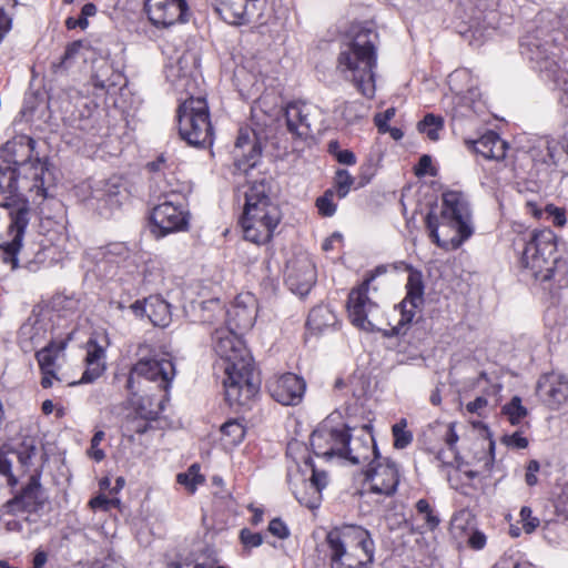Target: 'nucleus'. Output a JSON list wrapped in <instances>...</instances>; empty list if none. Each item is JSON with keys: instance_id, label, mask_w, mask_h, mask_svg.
I'll use <instances>...</instances> for the list:
<instances>
[{"instance_id": "obj_21", "label": "nucleus", "mask_w": 568, "mask_h": 568, "mask_svg": "<svg viewBox=\"0 0 568 568\" xmlns=\"http://www.w3.org/2000/svg\"><path fill=\"white\" fill-rule=\"evenodd\" d=\"M377 455H379V452L377 450L374 436L367 430L366 426L357 435L349 434L347 429L345 449L341 452V458L357 465L368 464Z\"/></svg>"}, {"instance_id": "obj_36", "label": "nucleus", "mask_w": 568, "mask_h": 568, "mask_svg": "<svg viewBox=\"0 0 568 568\" xmlns=\"http://www.w3.org/2000/svg\"><path fill=\"white\" fill-rule=\"evenodd\" d=\"M221 433L226 445H237L245 436V427L235 419L227 420L221 426Z\"/></svg>"}, {"instance_id": "obj_44", "label": "nucleus", "mask_w": 568, "mask_h": 568, "mask_svg": "<svg viewBox=\"0 0 568 568\" xmlns=\"http://www.w3.org/2000/svg\"><path fill=\"white\" fill-rule=\"evenodd\" d=\"M120 504H121V501L119 498H108L104 495H99V496L92 498L89 503L90 507L93 510H103V511H109L112 508H119Z\"/></svg>"}, {"instance_id": "obj_9", "label": "nucleus", "mask_w": 568, "mask_h": 568, "mask_svg": "<svg viewBox=\"0 0 568 568\" xmlns=\"http://www.w3.org/2000/svg\"><path fill=\"white\" fill-rule=\"evenodd\" d=\"M179 133L190 145L204 146L212 143L213 129L204 98H190L178 110Z\"/></svg>"}, {"instance_id": "obj_59", "label": "nucleus", "mask_w": 568, "mask_h": 568, "mask_svg": "<svg viewBox=\"0 0 568 568\" xmlns=\"http://www.w3.org/2000/svg\"><path fill=\"white\" fill-rule=\"evenodd\" d=\"M82 41H74L71 44H69L64 51L61 62L65 63L69 59L73 58L82 48Z\"/></svg>"}, {"instance_id": "obj_40", "label": "nucleus", "mask_w": 568, "mask_h": 568, "mask_svg": "<svg viewBox=\"0 0 568 568\" xmlns=\"http://www.w3.org/2000/svg\"><path fill=\"white\" fill-rule=\"evenodd\" d=\"M176 480L190 493H194L197 486L204 483V477L200 474V467L194 464L189 467L187 471L179 474Z\"/></svg>"}, {"instance_id": "obj_52", "label": "nucleus", "mask_w": 568, "mask_h": 568, "mask_svg": "<svg viewBox=\"0 0 568 568\" xmlns=\"http://www.w3.org/2000/svg\"><path fill=\"white\" fill-rule=\"evenodd\" d=\"M540 469V465L537 460L532 459L526 467L525 481L528 486H535L538 483L537 473Z\"/></svg>"}, {"instance_id": "obj_19", "label": "nucleus", "mask_w": 568, "mask_h": 568, "mask_svg": "<svg viewBox=\"0 0 568 568\" xmlns=\"http://www.w3.org/2000/svg\"><path fill=\"white\" fill-rule=\"evenodd\" d=\"M41 473L31 475L27 485L4 504L6 513L18 515L20 513H36L47 501L44 489L40 483Z\"/></svg>"}, {"instance_id": "obj_32", "label": "nucleus", "mask_w": 568, "mask_h": 568, "mask_svg": "<svg viewBox=\"0 0 568 568\" xmlns=\"http://www.w3.org/2000/svg\"><path fill=\"white\" fill-rule=\"evenodd\" d=\"M548 386L546 395L548 404L552 408H557L568 399V378L562 375L551 374L545 381L538 383V387Z\"/></svg>"}, {"instance_id": "obj_7", "label": "nucleus", "mask_w": 568, "mask_h": 568, "mask_svg": "<svg viewBox=\"0 0 568 568\" xmlns=\"http://www.w3.org/2000/svg\"><path fill=\"white\" fill-rule=\"evenodd\" d=\"M37 142L29 135H18L0 149V160L23 171V179L31 183L27 187L38 196L47 197V163L36 153Z\"/></svg>"}, {"instance_id": "obj_1", "label": "nucleus", "mask_w": 568, "mask_h": 568, "mask_svg": "<svg viewBox=\"0 0 568 568\" xmlns=\"http://www.w3.org/2000/svg\"><path fill=\"white\" fill-rule=\"evenodd\" d=\"M136 356L126 388L132 395L135 412L146 419H156L169 399L175 367L168 354L158 352L146 343L139 344Z\"/></svg>"}, {"instance_id": "obj_54", "label": "nucleus", "mask_w": 568, "mask_h": 568, "mask_svg": "<svg viewBox=\"0 0 568 568\" xmlns=\"http://www.w3.org/2000/svg\"><path fill=\"white\" fill-rule=\"evenodd\" d=\"M443 437L448 448L453 450L458 440V436L453 424L443 426Z\"/></svg>"}, {"instance_id": "obj_38", "label": "nucleus", "mask_w": 568, "mask_h": 568, "mask_svg": "<svg viewBox=\"0 0 568 568\" xmlns=\"http://www.w3.org/2000/svg\"><path fill=\"white\" fill-rule=\"evenodd\" d=\"M443 126V118L436 116L432 113L425 115V118L418 123V130L425 133L432 141H437L439 139V131Z\"/></svg>"}, {"instance_id": "obj_47", "label": "nucleus", "mask_w": 568, "mask_h": 568, "mask_svg": "<svg viewBox=\"0 0 568 568\" xmlns=\"http://www.w3.org/2000/svg\"><path fill=\"white\" fill-rule=\"evenodd\" d=\"M547 219H550L556 226H564L566 224V212L564 209L547 204L545 206Z\"/></svg>"}, {"instance_id": "obj_11", "label": "nucleus", "mask_w": 568, "mask_h": 568, "mask_svg": "<svg viewBox=\"0 0 568 568\" xmlns=\"http://www.w3.org/2000/svg\"><path fill=\"white\" fill-rule=\"evenodd\" d=\"M286 130L294 141H306L322 121V110L312 103L292 102L285 108Z\"/></svg>"}, {"instance_id": "obj_13", "label": "nucleus", "mask_w": 568, "mask_h": 568, "mask_svg": "<svg viewBox=\"0 0 568 568\" xmlns=\"http://www.w3.org/2000/svg\"><path fill=\"white\" fill-rule=\"evenodd\" d=\"M266 0H216L215 10L230 24L243 26L262 20Z\"/></svg>"}, {"instance_id": "obj_43", "label": "nucleus", "mask_w": 568, "mask_h": 568, "mask_svg": "<svg viewBox=\"0 0 568 568\" xmlns=\"http://www.w3.org/2000/svg\"><path fill=\"white\" fill-rule=\"evenodd\" d=\"M334 192L327 190L324 195L316 200L318 212L324 216H332L336 211V205L333 202Z\"/></svg>"}, {"instance_id": "obj_57", "label": "nucleus", "mask_w": 568, "mask_h": 568, "mask_svg": "<svg viewBox=\"0 0 568 568\" xmlns=\"http://www.w3.org/2000/svg\"><path fill=\"white\" fill-rule=\"evenodd\" d=\"M432 168V159L429 155H423L419 161H418V164L415 169V174L417 176H423L427 173H429V170Z\"/></svg>"}, {"instance_id": "obj_5", "label": "nucleus", "mask_w": 568, "mask_h": 568, "mask_svg": "<svg viewBox=\"0 0 568 568\" xmlns=\"http://www.w3.org/2000/svg\"><path fill=\"white\" fill-rule=\"evenodd\" d=\"M521 264L551 294L567 283V262L558 255L557 236L550 229L531 233L523 252Z\"/></svg>"}, {"instance_id": "obj_41", "label": "nucleus", "mask_w": 568, "mask_h": 568, "mask_svg": "<svg viewBox=\"0 0 568 568\" xmlns=\"http://www.w3.org/2000/svg\"><path fill=\"white\" fill-rule=\"evenodd\" d=\"M392 434L394 447L397 449H404L413 442V434L407 429V420L405 418L399 419V422L393 425Z\"/></svg>"}, {"instance_id": "obj_4", "label": "nucleus", "mask_w": 568, "mask_h": 568, "mask_svg": "<svg viewBox=\"0 0 568 568\" xmlns=\"http://www.w3.org/2000/svg\"><path fill=\"white\" fill-rule=\"evenodd\" d=\"M270 194L271 185L266 179L253 181L237 190V197L244 199L241 217L244 237L255 244L267 243L282 219L281 210Z\"/></svg>"}, {"instance_id": "obj_50", "label": "nucleus", "mask_w": 568, "mask_h": 568, "mask_svg": "<svg viewBox=\"0 0 568 568\" xmlns=\"http://www.w3.org/2000/svg\"><path fill=\"white\" fill-rule=\"evenodd\" d=\"M103 438H104V432L98 430L91 439L90 454H91L92 458L97 462L102 460L105 456L104 452L99 448V445L103 440Z\"/></svg>"}, {"instance_id": "obj_22", "label": "nucleus", "mask_w": 568, "mask_h": 568, "mask_svg": "<svg viewBox=\"0 0 568 568\" xmlns=\"http://www.w3.org/2000/svg\"><path fill=\"white\" fill-rule=\"evenodd\" d=\"M346 427L333 428L327 424L320 425L311 435V446L315 455L339 457L345 449Z\"/></svg>"}, {"instance_id": "obj_27", "label": "nucleus", "mask_w": 568, "mask_h": 568, "mask_svg": "<svg viewBox=\"0 0 568 568\" xmlns=\"http://www.w3.org/2000/svg\"><path fill=\"white\" fill-rule=\"evenodd\" d=\"M131 308L136 315H146L154 326L165 327L171 322L170 305L160 296H150L144 302L136 301Z\"/></svg>"}, {"instance_id": "obj_29", "label": "nucleus", "mask_w": 568, "mask_h": 568, "mask_svg": "<svg viewBox=\"0 0 568 568\" xmlns=\"http://www.w3.org/2000/svg\"><path fill=\"white\" fill-rule=\"evenodd\" d=\"M474 151L485 159L501 161L506 156L507 143L493 131H488L478 140L466 141Z\"/></svg>"}, {"instance_id": "obj_30", "label": "nucleus", "mask_w": 568, "mask_h": 568, "mask_svg": "<svg viewBox=\"0 0 568 568\" xmlns=\"http://www.w3.org/2000/svg\"><path fill=\"white\" fill-rule=\"evenodd\" d=\"M520 52L529 61L535 62L540 71L550 70L554 60L548 54V43L535 36H526L520 42Z\"/></svg>"}, {"instance_id": "obj_48", "label": "nucleus", "mask_w": 568, "mask_h": 568, "mask_svg": "<svg viewBox=\"0 0 568 568\" xmlns=\"http://www.w3.org/2000/svg\"><path fill=\"white\" fill-rule=\"evenodd\" d=\"M268 531L280 539H286L290 536L288 527L280 518H274L270 521Z\"/></svg>"}, {"instance_id": "obj_61", "label": "nucleus", "mask_w": 568, "mask_h": 568, "mask_svg": "<svg viewBox=\"0 0 568 568\" xmlns=\"http://www.w3.org/2000/svg\"><path fill=\"white\" fill-rule=\"evenodd\" d=\"M469 545L471 548L474 549H481L485 544H486V537L483 532H479V531H475L470 537H469Z\"/></svg>"}, {"instance_id": "obj_25", "label": "nucleus", "mask_w": 568, "mask_h": 568, "mask_svg": "<svg viewBox=\"0 0 568 568\" xmlns=\"http://www.w3.org/2000/svg\"><path fill=\"white\" fill-rule=\"evenodd\" d=\"M305 387L304 379L292 373L282 375L268 385L271 396L282 405H297Z\"/></svg>"}, {"instance_id": "obj_14", "label": "nucleus", "mask_w": 568, "mask_h": 568, "mask_svg": "<svg viewBox=\"0 0 568 568\" xmlns=\"http://www.w3.org/2000/svg\"><path fill=\"white\" fill-rule=\"evenodd\" d=\"M408 272V278L406 283V296L399 304L400 318L392 329L393 334H403L406 326L413 322L416 315V311L424 304V281L420 271L406 265Z\"/></svg>"}, {"instance_id": "obj_45", "label": "nucleus", "mask_w": 568, "mask_h": 568, "mask_svg": "<svg viewBox=\"0 0 568 568\" xmlns=\"http://www.w3.org/2000/svg\"><path fill=\"white\" fill-rule=\"evenodd\" d=\"M231 315L239 317V322L234 324V328L239 331H244L250 327H252L253 324V317L251 314L247 313V311L244 307L234 306Z\"/></svg>"}, {"instance_id": "obj_39", "label": "nucleus", "mask_w": 568, "mask_h": 568, "mask_svg": "<svg viewBox=\"0 0 568 568\" xmlns=\"http://www.w3.org/2000/svg\"><path fill=\"white\" fill-rule=\"evenodd\" d=\"M503 414L507 417L511 425H518L528 414L527 408L523 406L518 396L503 407Z\"/></svg>"}, {"instance_id": "obj_34", "label": "nucleus", "mask_w": 568, "mask_h": 568, "mask_svg": "<svg viewBox=\"0 0 568 568\" xmlns=\"http://www.w3.org/2000/svg\"><path fill=\"white\" fill-rule=\"evenodd\" d=\"M336 323L335 313L329 307L320 305L310 312L306 325L312 332L320 334Z\"/></svg>"}, {"instance_id": "obj_64", "label": "nucleus", "mask_w": 568, "mask_h": 568, "mask_svg": "<svg viewBox=\"0 0 568 568\" xmlns=\"http://www.w3.org/2000/svg\"><path fill=\"white\" fill-rule=\"evenodd\" d=\"M342 239H343V237H342V234H339V233H334V234H332L329 237H327V239L323 242V244H322V248H323L324 251H331V250H333V247H334V244H335V243H341V242H342Z\"/></svg>"}, {"instance_id": "obj_10", "label": "nucleus", "mask_w": 568, "mask_h": 568, "mask_svg": "<svg viewBox=\"0 0 568 568\" xmlns=\"http://www.w3.org/2000/svg\"><path fill=\"white\" fill-rule=\"evenodd\" d=\"M364 475L366 490L362 493V496L367 494L392 496L400 480L398 465L381 454L367 464Z\"/></svg>"}, {"instance_id": "obj_63", "label": "nucleus", "mask_w": 568, "mask_h": 568, "mask_svg": "<svg viewBox=\"0 0 568 568\" xmlns=\"http://www.w3.org/2000/svg\"><path fill=\"white\" fill-rule=\"evenodd\" d=\"M423 520L425 523L426 528L429 530H434L439 524L438 517L435 516L432 510L423 515Z\"/></svg>"}, {"instance_id": "obj_20", "label": "nucleus", "mask_w": 568, "mask_h": 568, "mask_svg": "<svg viewBox=\"0 0 568 568\" xmlns=\"http://www.w3.org/2000/svg\"><path fill=\"white\" fill-rule=\"evenodd\" d=\"M29 212L30 210L26 204L10 212L8 232L12 240L7 243H0V258L3 263L11 265L12 270L18 267L17 255L22 246L24 231L29 224Z\"/></svg>"}, {"instance_id": "obj_23", "label": "nucleus", "mask_w": 568, "mask_h": 568, "mask_svg": "<svg viewBox=\"0 0 568 568\" xmlns=\"http://www.w3.org/2000/svg\"><path fill=\"white\" fill-rule=\"evenodd\" d=\"M446 221H454L462 229H473L468 200L463 192L446 191L442 195L440 214Z\"/></svg>"}, {"instance_id": "obj_6", "label": "nucleus", "mask_w": 568, "mask_h": 568, "mask_svg": "<svg viewBox=\"0 0 568 568\" xmlns=\"http://www.w3.org/2000/svg\"><path fill=\"white\" fill-rule=\"evenodd\" d=\"M329 568H371L374 541L368 530L357 525H343L326 535Z\"/></svg>"}, {"instance_id": "obj_55", "label": "nucleus", "mask_w": 568, "mask_h": 568, "mask_svg": "<svg viewBox=\"0 0 568 568\" xmlns=\"http://www.w3.org/2000/svg\"><path fill=\"white\" fill-rule=\"evenodd\" d=\"M506 444L514 448L524 449L528 446V439L515 433L506 438Z\"/></svg>"}, {"instance_id": "obj_18", "label": "nucleus", "mask_w": 568, "mask_h": 568, "mask_svg": "<svg viewBox=\"0 0 568 568\" xmlns=\"http://www.w3.org/2000/svg\"><path fill=\"white\" fill-rule=\"evenodd\" d=\"M151 221L152 233L156 237H163L169 233L186 230L189 214L183 206L165 201L153 209Z\"/></svg>"}, {"instance_id": "obj_3", "label": "nucleus", "mask_w": 568, "mask_h": 568, "mask_svg": "<svg viewBox=\"0 0 568 568\" xmlns=\"http://www.w3.org/2000/svg\"><path fill=\"white\" fill-rule=\"evenodd\" d=\"M351 36V42L338 54L337 69L363 95L373 98L378 33L374 27L361 23L352 27Z\"/></svg>"}, {"instance_id": "obj_28", "label": "nucleus", "mask_w": 568, "mask_h": 568, "mask_svg": "<svg viewBox=\"0 0 568 568\" xmlns=\"http://www.w3.org/2000/svg\"><path fill=\"white\" fill-rule=\"evenodd\" d=\"M304 466L311 470V478L308 483H305L306 491L304 494L295 491V497L301 505L315 509L320 505L321 491L327 485V475L325 471L315 469L311 457L305 458Z\"/></svg>"}, {"instance_id": "obj_46", "label": "nucleus", "mask_w": 568, "mask_h": 568, "mask_svg": "<svg viewBox=\"0 0 568 568\" xmlns=\"http://www.w3.org/2000/svg\"><path fill=\"white\" fill-rule=\"evenodd\" d=\"M240 539L245 548H255L262 545L263 537L258 532H253L247 528H244L240 532Z\"/></svg>"}, {"instance_id": "obj_24", "label": "nucleus", "mask_w": 568, "mask_h": 568, "mask_svg": "<svg viewBox=\"0 0 568 568\" xmlns=\"http://www.w3.org/2000/svg\"><path fill=\"white\" fill-rule=\"evenodd\" d=\"M64 342H51L49 345L37 352L36 357L42 374L41 386L49 388L53 386V381L61 382L58 376L60 362L64 357Z\"/></svg>"}, {"instance_id": "obj_16", "label": "nucleus", "mask_w": 568, "mask_h": 568, "mask_svg": "<svg viewBox=\"0 0 568 568\" xmlns=\"http://www.w3.org/2000/svg\"><path fill=\"white\" fill-rule=\"evenodd\" d=\"M426 226L432 240L442 248L456 250L473 234V229H462L433 212L426 216Z\"/></svg>"}, {"instance_id": "obj_42", "label": "nucleus", "mask_w": 568, "mask_h": 568, "mask_svg": "<svg viewBox=\"0 0 568 568\" xmlns=\"http://www.w3.org/2000/svg\"><path fill=\"white\" fill-rule=\"evenodd\" d=\"M354 184V178L346 170H337L335 174V186L339 199L345 197L352 185Z\"/></svg>"}, {"instance_id": "obj_60", "label": "nucleus", "mask_w": 568, "mask_h": 568, "mask_svg": "<svg viewBox=\"0 0 568 568\" xmlns=\"http://www.w3.org/2000/svg\"><path fill=\"white\" fill-rule=\"evenodd\" d=\"M65 26L69 30L75 29L78 27L84 30L89 26V22L81 16L79 18L69 17L65 21Z\"/></svg>"}, {"instance_id": "obj_26", "label": "nucleus", "mask_w": 568, "mask_h": 568, "mask_svg": "<svg viewBox=\"0 0 568 568\" xmlns=\"http://www.w3.org/2000/svg\"><path fill=\"white\" fill-rule=\"evenodd\" d=\"M232 153L235 169L246 173L248 169L256 165L261 148L255 136L247 129H241Z\"/></svg>"}, {"instance_id": "obj_33", "label": "nucleus", "mask_w": 568, "mask_h": 568, "mask_svg": "<svg viewBox=\"0 0 568 568\" xmlns=\"http://www.w3.org/2000/svg\"><path fill=\"white\" fill-rule=\"evenodd\" d=\"M47 335L45 323L38 315L30 316L19 329V338L22 344L30 346L40 344Z\"/></svg>"}, {"instance_id": "obj_12", "label": "nucleus", "mask_w": 568, "mask_h": 568, "mask_svg": "<svg viewBox=\"0 0 568 568\" xmlns=\"http://www.w3.org/2000/svg\"><path fill=\"white\" fill-rule=\"evenodd\" d=\"M37 452L36 440L32 438L24 439L17 448L0 449V474L7 477L9 486H17L19 476L29 470Z\"/></svg>"}, {"instance_id": "obj_53", "label": "nucleus", "mask_w": 568, "mask_h": 568, "mask_svg": "<svg viewBox=\"0 0 568 568\" xmlns=\"http://www.w3.org/2000/svg\"><path fill=\"white\" fill-rule=\"evenodd\" d=\"M395 115V109L389 108L383 113H378L375 115V124L381 132L387 131V122L393 119Z\"/></svg>"}, {"instance_id": "obj_31", "label": "nucleus", "mask_w": 568, "mask_h": 568, "mask_svg": "<svg viewBox=\"0 0 568 568\" xmlns=\"http://www.w3.org/2000/svg\"><path fill=\"white\" fill-rule=\"evenodd\" d=\"M85 365L80 383H92L105 371V349L95 341L87 343Z\"/></svg>"}, {"instance_id": "obj_17", "label": "nucleus", "mask_w": 568, "mask_h": 568, "mask_svg": "<svg viewBox=\"0 0 568 568\" xmlns=\"http://www.w3.org/2000/svg\"><path fill=\"white\" fill-rule=\"evenodd\" d=\"M316 277L315 264L307 253H298L287 261L285 283L293 293L301 296L308 294Z\"/></svg>"}, {"instance_id": "obj_62", "label": "nucleus", "mask_w": 568, "mask_h": 568, "mask_svg": "<svg viewBox=\"0 0 568 568\" xmlns=\"http://www.w3.org/2000/svg\"><path fill=\"white\" fill-rule=\"evenodd\" d=\"M526 210L529 214H531L536 219H541L544 215H546L545 207L541 209L537 205V203L528 201L526 203Z\"/></svg>"}, {"instance_id": "obj_2", "label": "nucleus", "mask_w": 568, "mask_h": 568, "mask_svg": "<svg viewBox=\"0 0 568 568\" xmlns=\"http://www.w3.org/2000/svg\"><path fill=\"white\" fill-rule=\"evenodd\" d=\"M213 348L225 374V399L232 407H248L260 389L248 349L233 327H221L214 332Z\"/></svg>"}, {"instance_id": "obj_58", "label": "nucleus", "mask_w": 568, "mask_h": 568, "mask_svg": "<svg viewBox=\"0 0 568 568\" xmlns=\"http://www.w3.org/2000/svg\"><path fill=\"white\" fill-rule=\"evenodd\" d=\"M488 404L487 399L483 396H479L477 398H475L473 402H469L467 405H466V408L469 413H473V414H480V410L486 407Z\"/></svg>"}, {"instance_id": "obj_49", "label": "nucleus", "mask_w": 568, "mask_h": 568, "mask_svg": "<svg viewBox=\"0 0 568 568\" xmlns=\"http://www.w3.org/2000/svg\"><path fill=\"white\" fill-rule=\"evenodd\" d=\"M532 511L529 507H523L520 510V518L524 523V529L526 532H532L539 525V519L532 517Z\"/></svg>"}, {"instance_id": "obj_8", "label": "nucleus", "mask_w": 568, "mask_h": 568, "mask_svg": "<svg viewBox=\"0 0 568 568\" xmlns=\"http://www.w3.org/2000/svg\"><path fill=\"white\" fill-rule=\"evenodd\" d=\"M386 273V267L381 265L371 273L365 281L353 288L348 295L347 311L352 323L366 332L381 331V307L376 297L371 296V288L376 293L377 288L372 287L377 275Z\"/></svg>"}, {"instance_id": "obj_37", "label": "nucleus", "mask_w": 568, "mask_h": 568, "mask_svg": "<svg viewBox=\"0 0 568 568\" xmlns=\"http://www.w3.org/2000/svg\"><path fill=\"white\" fill-rule=\"evenodd\" d=\"M365 108L358 101L344 102L336 108L335 113L341 116L346 124L354 123L363 116Z\"/></svg>"}, {"instance_id": "obj_35", "label": "nucleus", "mask_w": 568, "mask_h": 568, "mask_svg": "<svg viewBox=\"0 0 568 568\" xmlns=\"http://www.w3.org/2000/svg\"><path fill=\"white\" fill-rule=\"evenodd\" d=\"M23 179V171L0 160V191L13 194L19 189V179Z\"/></svg>"}, {"instance_id": "obj_51", "label": "nucleus", "mask_w": 568, "mask_h": 568, "mask_svg": "<svg viewBox=\"0 0 568 568\" xmlns=\"http://www.w3.org/2000/svg\"><path fill=\"white\" fill-rule=\"evenodd\" d=\"M201 308L203 312H206V311L212 312L213 317L222 318L225 316L224 307L221 304L220 300H217V298L203 302L201 304Z\"/></svg>"}, {"instance_id": "obj_56", "label": "nucleus", "mask_w": 568, "mask_h": 568, "mask_svg": "<svg viewBox=\"0 0 568 568\" xmlns=\"http://www.w3.org/2000/svg\"><path fill=\"white\" fill-rule=\"evenodd\" d=\"M335 158L341 164L354 165L356 163V156L351 150L336 151Z\"/></svg>"}, {"instance_id": "obj_15", "label": "nucleus", "mask_w": 568, "mask_h": 568, "mask_svg": "<svg viewBox=\"0 0 568 568\" xmlns=\"http://www.w3.org/2000/svg\"><path fill=\"white\" fill-rule=\"evenodd\" d=\"M145 12L156 28H170L190 20L191 11L186 0H145Z\"/></svg>"}]
</instances>
